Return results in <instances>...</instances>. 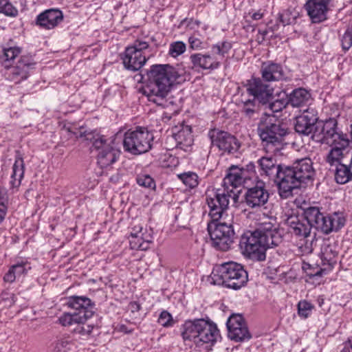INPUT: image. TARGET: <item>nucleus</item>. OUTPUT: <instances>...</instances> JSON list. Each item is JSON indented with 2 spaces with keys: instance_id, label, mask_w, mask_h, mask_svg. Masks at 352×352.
I'll use <instances>...</instances> for the list:
<instances>
[{
  "instance_id": "nucleus-1",
  "label": "nucleus",
  "mask_w": 352,
  "mask_h": 352,
  "mask_svg": "<svg viewBox=\"0 0 352 352\" xmlns=\"http://www.w3.org/2000/svg\"><path fill=\"white\" fill-rule=\"evenodd\" d=\"M148 82L142 89L148 100L165 106L166 97L179 77L177 69L170 65H153L147 73Z\"/></svg>"
},
{
  "instance_id": "nucleus-2",
  "label": "nucleus",
  "mask_w": 352,
  "mask_h": 352,
  "mask_svg": "<svg viewBox=\"0 0 352 352\" xmlns=\"http://www.w3.org/2000/svg\"><path fill=\"white\" fill-rule=\"evenodd\" d=\"M281 242L282 236L277 229L271 223H266L254 232H244L241 236L239 246L244 254L263 260L265 250Z\"/></svg>"
},
{
  "instance_id": "nucleus-3",
  "label": "nucleus",
  "mask_w": 352,
  "mask_h": 352,
  "mask_svg": "<svg viewBox=\"0 0 352 352\" xmlns=\"http://www.w3.org/2000/svg\"><path fill=\"white\" fill-rule=\"evenodd\" d=\"M314 175L313 162L309 157L298 160L292 166L284 168V171L280 173V196L287 197L293 189L300 187L302 184L311 182Z\"/></svg>"
},
{
  "instance_id": "nucleus-4",
  "label": "nucleus",
  "mask_w": 352,
  "mask_h": 352,
  "mask_svg": "<svg viewBox=\"0 0 352 352\" xmlns=\"http://www.w3.org/2000/svg\"><path fill=\"white\" fill-rule=\"evenodd\" d=\"M210 279L214 285L239 290L246 285L248 275L243 265L231 261L217 265L210 274Z\"/></svg>"
},
{
  "instance_id": "nucleus-5",
  "label": "nucleus",
  "mask_w": 352,
  "mask_h": 352,
  "mask_svg": "<svg viewBox=\"0 0 352 352\" xmlns=\"http://www.w3.org/2000/svg\"><path fill=\"white\" fill-rule=\"evenodd\" d=\"M182 336L185 340L192 341L198 346L204 344H213L221 337L217 325L204 319L186 321Z\"/></svg>"
},
{
  "instance_id": "nucleus-6",
  "label": "nucleus",
  "mask_w": 352,
  "mask_h": 352,
  "mask_svg": "<svg viewBox=\"0 0 352 352\" xmlns=\"http://www.w3.org/2000/svg\"><path fill=\"white\" fill-rule=\"evenodd\" d=\"M153 135L144 127H136L125 132L123 146L126 151L134 155L146 153L152 146Z\"/></svg>"
},
{
  "instance_id": "nucleus-7",
  "label": "nucleus",
  "mask_w": 352,
  "mask_h": 352,
  "mask_svg": "<svg viewBox=\"0 0 352 352\" xmlns=\"http://www.w3.org/2000/svg\"><path fill=\"white\" fill-rule=\"evenodd\" d=\"M237 201L236 195L228 188H217L209 190L206 194V203L209 208V216L212 221H217L223 217L228 209L230 199Z\"/></svg>"
},
{
  "instance_id": "nucleus-8",
  "label": "nucleus",
  "mask_w": 352,
  "mask_h": 352,
  "mask_svg": "<svg viewBox=\"0 0 352 352\" xmlns=\"http://www.w3.org/2000/svg\"><path fill=\"white\" fill-rule=\"evenodd\" d=\"M347 135L338 129L337 120L330 118L325 121L318 120L315 126L311 139L320 143L331 144L340 140V144H345L344 137Z\"/></svg>"
},
{
  "instance_id": "nucleus-9",
  "label": "nucleus",
  "mask_w": 352,
  "mask_h": 352,
  "mask_svg": "<svg viewBox=\"0 0 352 352\" xmlns=\"http://www.w3.org/2000/svg\"><path fill=\"white\" fill-rule=\"evenodd\" d=\"M258 134L266 152L276 154L283 148L287 129L280 124H272L260 127Z\"/></svg>"
},
{
  "instance_id": "nucleus-10",
  "label": "nucleus",
  "mask_w": 352,
  "mask_h": 352,
  "mask_svg": "<svg viewBox=\"0 0 352 352\" xmlns=\"http://www.w3.org/2000/svg\"><path fill=\"white\" fill-rule=\"evenodd\" d=\"M148 44L145 41H136L126 48L122 57L124 67L131 71H138L146 63L147 58L146 50Z\"/></svg>"
},
{
  "instance_id": "nucleus-11",
  "label": "nucleus",
  "mask_w": 352,
  "mask_h": 352,
  "mask_svg": "<svg viewBox=\"0 0 352 352\" xmlns=\"http://www.w3.org/2000/svg\"><path fill=\"white\" fill-rule=\"evenodd\" d=\"M115 139L104 136L95 139L93 146L97 151V162L101 168H106L113 164L120 156V151L114 143Z\"/></svg>"
},
{
  "instance_id": "nucleus-12",
  "label": "nucleus",
  "mask_w": 352,
  "mask_h": 352,
  "mask_svg": "<svg viewBox=\"0 0 352 352\" xmlns=\"http://www.w3.org/2000/svg\"><path fill=\"white\" fill-rule=\"evenodd\" d=\"M254 168L252 164H249L247 168H243L238 166H232L228 170V173L223 181V185L221 188H228L233 194L236 195V199H238V193L236 188L243 184L247 180L251 179L253 175L252 169Z\"/></svg>"
},
{
  "instance_id": "nucleus-13",
  "label": "nucleus",
  "mask_w": 352,
  "mask_h": 352,
  "mask_svg": "<svg viewBox=\"0 0 352 352\" xmlns=\"http://www.w3.org/2000/svg\"><path fill=\"white\" fill-rule=\"evenodd\" d=\"M35 65L31 56H22L15 65H6L5 77L11 82L20 83L28 78Z\"/></svg>"
},
{
  "instance_id": "nucleus-14",
  "label": "nucleus",
  "mask_w": 352,
  "mask_h": 352,
  "mask_svg": "<svg viewBox=\"0 0 352 352\" xmlns=\"http://www.w3.org/2000/svg\"><path fill=\"white\" fill-rule=\"evenodd\" d=\"M208 229L213 245L220 250H228L233 243L234 235L231 223L219 222L213 230L211 226H209Z\"/></svg>"
},
{
  "instance_id": "nucleus-15",
  "label": "nucleus",
  "mask_w": 352,
  "mask_h": 352,
  "mask_svg": "<svg viewBox=\"0 0 352 352\" xmlns=\"http://www.w3.org/2000/svg\"><path fill=\"white\" fill-rule=\"evenodd\" d=\"M244 87L245 94L262 103L269 101L274 93V89L259 78L248 80L244 84Z\"/></svg>"
},
{
  "instance_id": "nucleus-16",
  "label": "nucleus",
  "mask_w": 352,
  "mask_h": 352,
  "mask_svg": "<svg viewBox=\"0 0 352 352\" xmlns=\"http://www.w3.org/2000/svg\"><path fill=\"white\" fill-rule=\"evenodd\" d=\"M332 0H307L305 9L312 23H320L328 19Z\"/></svg>"
},
{
  "instance_id": "nucleus-17",
  "label": "nucleus",
  "mask_w": 352,
  "mask_h": 352,
  "mask_svg": "<svg viewBox=\"0 0 352 352\" xmlns=\"http://www.w3.org/2000/svg\"><path fill=\"white\" fill-rule=\"evenodd\" d=\"M208 135L212 146L218 147L219 150L231 153L236 151L239 148L235 137L226 131L213 129L209 131Z\"/></svg>"
},
{
  "instance_id": "nucleus-18",
  "label": "nucleus",
  "mask_w": 352,
  "mask_h": 352,
  "mask_svg": "<svg viewBox=\"0 0 352 352\" xmlns=\"http://www.w3.org/2000/svg\"><path fill=\"white\" fill-rule=\"evenodd\" d=\"M67 306L74 309L76 314L85 322L94 314V303L86 296H72L67 298Z\"/></svg>"
},
{
  "instance_id": "nucleus-19",
  "label": "nucleus",
  "mask_w": 352,
  "mask_h": 352,
  "mask_svg": "<svg viewBox=\"0 0 352 352\" xmlns=\"http://www.w3.org/2000/svg\"><path fill=\"white\" fill-rule=\"evenodd\" d=\"M227 327L228 337L232 340L244 341L251 338L247 325L241 315L231 316L227 321Z\"/></svg>"
},
{
  "instance_id": "nucleus-20",
  "label": "nucleus",
  "mask_w": 352,
  "mask_h": 352,
  "mask_svg": "<svg viewBox=\"0 0 352 352\" xmlns=\"http://www.w3.org/2000/svg\"><path fill=\"white\" fill-rule=\"evenodd\" d=\"M269 199V193L265 188V183L257 182L255 186L252 187L245 192V201L247 206L252 208L263 206Z\"/></svg>"
},
{
  "instance_id": "nucleus-21",
  "label": "nucleus",
  "mask_w": 352,
  "mask_h": 352,
  "mask_svg": "<svg viewBox=\"0 0 352 352\" xmlns=\"http://www.w3.org/2000/svg\"><path fill=\"white\" fill-rule=\"evenodd\" d=\"M318 118L314 109H307L301 116L296 117L294 124L295 131L304 135H312Z\"/></svg>"
},
{
  "instance_id": "nucleus-22",
  "label": "nucleus",
  "mask_w": 352,
  "mask_h": 352,
  "mask_svg": "<svg viewBox=\"0 0 352 352\" xmlns=\"http://www.w3.org/2000/svg\"><path fill=\"white\" fill-rule=\"evenodd\" d=\"M305 215L312 226L325 234H329V214L321 212L317 207H310L305 211Z\"/></svg>"
},
{
  "instance_id": "nucleus-23",
  "label": "nucleus",
  "mask_w": 352,
  "mask_h": 352,
  "mask_svg": "<svg viewBox=\"0 0 352 352\" xmlns=\"http://www.w3.org/2000/svg\"><path fill=\"white\" fill-rule=\"evenodd\" d=\"M261 175H265L269 177H276L279 186L280 182V173L284 171V168L276 164L274 158L272 157H263L258 160Z\"/></svg>"
},
{
  "instance_id": "nucleus-24",
  "label": "nucleus",
  "mask_w": 352,
  "mask_h": 352,
  "mask_svg": "<svg viewBox=\"0 0 352 352\" xmlns=\"http://www.w3.org/2000/svg\"><path fill=\"white\" fill-rule=\"evenodd\" d=\"M286 223L289 226V231L297 236L307 238L310 234L312 225L307 219L300 221L296 216H289Z\"/></svg>"
},
{
  "instance_id": "nucleus-25",
  "label": "nucleus",
  "mask_w": 352,
  "mask_h": 352,
  "mask_svg": "<svg viewBox=\"0 0 352 352\" xmlns=\"http://www.w3.org/2000/svg\"><path fill=\"white\" fill-rule=\"evenodd\" d=\"M63 20L62 12L57 9H50L41 13L37 17V24L45 29L56 27Z\"/></svg>"
},
{
  "instance_id": "nucleus-26",
  "label": "nucleus",
  "mask_w": 352,
  "mask_h": 352,
  "mask_svg": "<svg viewBox=\"0 0 352 352\" xmlns=\"http://www.w3.org/2000/svg\"><path fill=\"white\" fill-rule=\"evenodd\" d=\"M173 135L177 145L184 151H187L193 143L192 129L188 125H182L179 129L175 126L173 129Z\"/></svg>"
},
{
  "instance_id": "nucleus-27",
  "label": "nucleus",
  "mask_w": 352,
  "mask_h": 352,
  "mask_svg": "<svg viewBox=\"0 0 352 352\" xmlns=\"http://www.w3.org/2000/svg\"><path fill=\"white\" fill-rule=\"evenodd\" d=\"M263 79L267 82L278 81L284 78V72L280 64L271 61L265 62L261 67Z\"/></svg>"
},
{
  "instance_id": "nucleus-28",
  "label": "nucleus",
  "mask_w": 352,
  "mask_h": 352,
  "mask_svg": "<svg viewBox=\"0 0 352 352\" xmlns=\"http://www.w3.org/2000/svg\"><path fill=\"white\" fill-rule=\"evenodd\" d=\"M32 268L30 263L26 259L18 261L15 264L10 266L8 271L3 276L5 282L12 283L21 276L27 274Z\"/></svg>"
},
{
  "instance_id": "nucleus-29",
  "label": "nucleus",
  "mask_w": 352,
  "mask_h": 352,
  "mask_svg": "<svg viewBox=\"0 0 352 352\" xmlns=\"http://www.w3.org/2000/svg\"><path fill=\"white\" fill-rule=\"evenodd\" d=\"M193 67L203 70H214L218 69L217 63L210 53H195L190 56Z\"/></svg>"
},
{
  "instance_id": "nucleus-30",
  "label": "nucleus",
  "mask_w": 352,
  "mask_h": 352,
  "mask_svg": "<svg viewBox=\"0 0 352 352\" xmlns=\"http://www.w3.org/2000/svg\"><path fill=\"white\" fill-rule=\"evenodd\" d=\"M232 47V43L228 41H219L211 45L210 54L214 59L215 63H217L218 67L221 66V62L228 58Z\"/></svg>"
},
{
  "instance_id": "nucleus-31",
  "label": "nucleus",
  "mask_w": 352,
  "mask_h": 352,
  "mask_svg": "<svg viewBox=\"0 0 352 352\" xmlns=\"http://www.w3.org/2000/svg\"><path fill=\"white\" fill-rule=\"evenodd\" d=\"M288 104L292 107H302L310 104L311 101V93L304 88H298L293 90L288 96Z\"/></svg>"
},
{
  "instance_id": "nucleus-32",
  "label": "nucleus",
  "mask_w": 352,
  "mask_h": 352,
  "mask_svg": "<svg viewBox=\"0 0 352 352\" xmlns=\"http://www.w3.org/2000/svg\"><path fill=\"white\" fill-rule=\"evenodd\" d=\"M344 140L345 144L343 145L340 144V140L330 144L332 146V148L327 155L326 160L331 166H337L341 164L340 161L344 156L343 151L349 144L347 136L344 137Z\"/></svg>"
},
{
  "instance_id": "nucleus-33",
  "label": "nucleus",
  "mask_w": 352,
  "mask_h": 352,
  "mask_svg": "<svg viewBox=\"0 0 352 352\" xmlns=\"http://www.w3.org/2000/svg\"><path fill=\"white\" fill-rule=\"evenodd\" d=\"M24 171L25 166L23 160L20 155H17L12 166V173L10 182L12 188H17L21 185V180L24 176Z\"/></svg>"
},
{
  "instance_id": "nucleus-34",
  "label": "nucleus",
  "mask_w": 352,
  "mask_h": 352,
  "mask_svg": "<svg viewBox=\"0 0 352 352\" xmlns=\"http://www.w3.org/2000/svg\"><path fill=\"white\" fill-rule=\"evenodd\" d=\"M245 93L241 95L240 106L243 113L249 118H251L256 113V100L253 98H250Z\"/></svg>"
},
{
  "instance_id": "nucleus-35",
  "label": "nucleus",
  "mask_w": 352,
  "mask_h": 352,
  "mask_svg": "<svg viewBox=\"0 0 352 352\" xmlns=\"http://www.w3.org/2000/svg\"><path fill=\"white\" fill-rule=\"evenodd\" d=\"M129 237L130 247L133 250H146L151 243V236L149 234H141Z\"/></svg>"
},
{
  "instance_id": "nucleus-36",
  "label": "nucleus",
  "mask_w": 352,
  "mask_h": 352,
  "mask_svg": "<svg viewBox=\"0 0 352 352\" xmlns=\"http://www.w3.org/2000/svg\"><path fill=\"white\" fill-rule=\"evenodd\" d=\"M74 346L73 340L69 336H63L54 342L50 349L52 352H68Z\"/></svg>"
},
{
  "instance_id": "nucleus-37",
  "label": "nucleus",
  "mask_w": 352,
  "mask_h": 352,
  "mask_svg": "<svg viewBox=\"0 0 352 352\" xmlns=\"http://www.w3.org/2000/svg\"><path fill=\"white\" fill-rule=\"evenodd\" d=\"M328 221L329 223V234L333 232H338L344 227L346 219L342 212H334L329 214Z\"/></svg>"
},
{
  "instance_id": "nucleus-38",
  "label": "nucleus",
  "mask_w": 352,
  "mask_h": 352,
  "mask_svg": "<svg viewBox=\"0 0 352 352\" xmlns=\"http://www.w3.org/2000/svg\"><path fill=\"white\" fill-rule=\"evenodd\" d=\"M3 60L4 67L10 65V63L14 60L21 53V48L12 43H8L3 49Z\"/></svg>"
},
{
  "instance_id": "nucleus-39",
  "label": "nucleus",
  "mask_w": 352,
  "mask_h": 352,
  "mask_svg": "<svg viewBox=\"0 0 352 352\" xmlns=\"http://www.w3.org/2000/svg\"><path fill=\"white\" fill-rule=\"evenodd\" d=\"M352 178V170L350 166L339 164L336 166L335 179L337 183L344 184Z\"/></svg>"
},
{
  "instance_id": "nucleus-40",
  "label": "nucleus",
  "mask_w": 352,
  "mask_h": 352,
  "mask_svg": "<svg viewBox=\"0 0 352 352\" xmlns=\"http://www.w3.org/2000/svg\"><path fill=\"white\" fill-rule=\"evenodd\" d=\"M178 179L188 188L192 189L199 184V177L194 172H185L177 175Z\"/></svg>"
},
{
  "instance_id": "nucleus-41",
  "label": "nucleus",
  "mask_w": 352,
  "mask_h": 352,
  "mask_svg": "<svg viewBox=\"0 0 352 352\" xmlns=\"http://www.w3.org/2000/svg\"><path fill=\"white\" fill-rule=\"evenodd\" d=\"M58 321L60 324L64 327L67 326H71L75 324H81L84 323L85 322L78 317L77 314L75 313L70 314V313H64L63 315H61L59 318Z\"/></svg>"
},
{
  "instance_id": "nucleus-42",
  "label": "nucleus",
  "mask_w": 352,
  "mask_h": 352,
  "mask_svg": "<svg viewBox=\"0 0 352 352\" xmlns=\"http://www.w3.org/2000/svg\"><path fill=\"white\" fill-rule=\"evenodd\" d=\"M314 306L307 300H300L298 303V314L302 318L306 319L309 317L312 313Z\"/></svg>"
},
{
  "instance_id": "nucleus-43",
  "label": "nucleus",
  "mask_w": 352,
  "mask_h": 352,
  "mask_svg": "<svg viewBox=\"0 0 352 352\" xmlns=\"http://www.w3.org/2000/svg\"><path fill=\"white\" fill-rule=\"evenodd\" d=\"M186 50V45L182 41H175L170 44L168 54L173 57L177 58L184 54Z\"/></svg>"
},
{
  "instance_id": "nucleus-44",
  "label": "nucleus",
  "mask_w": 352,
  "mask_h": 352,
  "mask_svg": "<svg viewBox=\"0 0 352 352\" xmlns=\"http://www.w3.org/2000/svg\"><path fill=\"white\" fill-rule=\"evenodd\" d=\"M136 181L138 185L140 186L148 188L150 189L155 188V182L149 175H139L136 178Z\"/></svg>"
},
{
  "instance_id": "nucleus-45",
  "label": "nucleus",
  "mask_w": 352,
  "mask_h": 352,
  "mask_svg": "<svg viewBox=\"0 0 352 352\" xmlns=\"http://www.w3.org/2000/svg\"><path fill=\"white\" fill-rule=\"evenodd\" d=\"M341 45L344 50L346 51L352 46V25L347 28L344 33L340 37Z\"/></svg>"
},
{
  "instance_id": "nucleus-46",
  "label": "nucleus",
  "mask_w": 352,
  "mask_h": 352,
  "mask_svg": "<svg viewBox=\"0 0 352 352\" xmlns=\"http://www.w3.org/2000/svg\"><path fill=\"white\" fill-rule=\"evenodd\" d=\"M0 12L7 16H14L17 14L18 10L8 0H0Z\"/></svg>"
},
{
  "instance_id": "nucleus-47",
  "label": "nucleus",
  "mask_w": 352,
  "mask_h": 352,
  "mask_svg": "<svg viewBox=\"0 0 352 352\" xmlns=\"http://www.w3.org/2000/svg\"><path fill=\"white\" fill-rule=\"evenodd\" d=\"M8 197L5 191H0V224L3 221L8 210Z\"/></svg>"
},
{
  "instance_id": "nucleus-48",
  "label": "nucleus",
  "mask_w": 352,
  "mask_h": 352,
  "mask_svg": "<svg viewBox=\"0 0 352 352\" xmlns=\"http://www.w3.org/2000/svg\"><path fill=\"white\" fill-rule=\"evenodd\" d=\"M321 254L322 260L331 263L337 256V252L330 245H324L322 248Z\"/></svg>"
},
{
  "instance_id": "nucleus-49",
  "label": "nucleus",
  "mask_w": 352,
  "mask_h": 352,
  "mask_svg": "<svg viewBox=\"0 0 352 352\" xmlns=\"http://www.w3.org/2000/svg\"><path fill=\"white\" fill-rule=\"evenodd\" d=\"M158 323L163 327H170L173 324L172 316L167 311L161 312L158 320Z\"/></svg>"
},
{
  "instance_id": "nucleus-50",
  "label": "nucleus",
  "mask_w": 352,
  "mask_h": 352,
  "mask_svg": "<svg viewBox=\"0 0 352 352\" xmlns=\"http://www.w3.org/2000/svg\"><path fill=\"white\" fill-rule=\"evenodd\" d=\"M287 104H288L287 100H276L269 104V108L272 112H279L282 111Z\"/></svg>"
},
{
  "instance_id": "nucleus-51",
  "label": "nucleus",
  "mask_w": 352,
  "mask_h": 352,
  "mask_svg": "<svg viewBox=\"0 0 352 352\" xmlns=\"http://www.w3.org/2000/svg\"><path fill=\"white\" fill-rule=\"evenodd\" d=\"M188 43L190 47L193 50H200L204 49V43L202 41L194 35H192L188 38Z\"/></svg>"
},
{
  "instance_id": "nucleus-52",
  "label": "nucleus",
  "mask_w": 352,
  "mask_h": 352,
  "mask_svg": "<svg viewBox=\"0 0 352 352\" xmlns=\"http://www.w3.org/2000/svg\"><path fill=\"white\" fill-rule=\"evenodd\" d=\"M279 21L285 26L290 24L291 19L289 13L287 11H285L281 14H279Z\"/></svg>"
},
{
  "instance_id": "nucleus-53",
  "label": "nucleus",
  "mask_w": 352,
  "mask_h": 352,
  "mask_svg": "<svg viewBox=\"0 0 352 352\" xmlns=\"http://www.w3.org/2000/svg\"><path fill=\"white\" fill-rule=\"evenodd\" d=\"M142 230H143V228L141 225L139 224V225L134 226L132 228V230L131 232L129 237L134 236L133 233L135 234V235H140L141 234H144L142 232Z\"/></svg>"
},
{
  "instance_id": "nucleus-54",
  "label": "nucleus",
  "mask_w": 352,
  "mask_h": 352,
  "mask_svg": "<svg viewBox=\"0 0 352 352\" xmlns=\"http://www.w3.org/2000/svg\"><path fill=\"white\" fill-rule=\"evenodd\" d=\"M340 352H352V341L351 338L347 342L343 344Z\"/></svg>"
},
{
  "instance_id": "nucleus-55",
  "label": "nucleus",
  "mask_w": 352,
  "mask_h": 352,
  "mask_svg": "<svg viewBox=\"0 0 352 352\" xmlns=\"http://www.w3.org/2000/svg\"><path fill=\"white\" fill-rule=\"evenodd\" d=\"M250 17L255 21H258L261 19L263 17V13H262L261 11H256L254 13L251 14V12H249L248 14Z\"/></svg>"
},
{
  "instance_id": "nucleus-56",
  "label": "nucleus",
  "mask_w": 352,
  "mask_h": 352,
  "mask_svg": "<svg viewBox=\"0 0 352 352\" xmlns=\"http://www.w3.org/2000/svg\"><path fill=\"white\" fill-rule=\"evenodd\" d=\"M351 138L352 140V124L351 125Z\"/></svg>"
},
{
  "instance_id": "nucleus-57",
  "label": "nucleus",
  "mask_w": 352,
  "mask_h": 352,
  "mask_svg": "<svg viewBox=\"0 0 352 352\" xmlns=\"http://www.w3.org/2000/svg\"><path fill=\"white\" fill-rule=\"evenodd\" d=\"M320 274H321V272H319L316 273V275H320Z\"/></svg>"
},
{
  "instance_id": "nucleus-58",
  "label": "nucleus",
  "mask_w": 352,
  "mask_h": 352,
  "mask_svg": "<svg viewBox=\"0 0 352 352\" xmlns=\"http://www.w3.org/2000/svg\"><path fill=\"white\" fill-rule=\"evenodd\" d=\"M351 341H352V338H351Z\"/></svg>"
}]
</instances>
